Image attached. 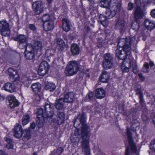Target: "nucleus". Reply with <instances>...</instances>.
<instances>
[{"mask_svg": "<svg viewBox=\"0 0 155 155\" xmlns=\"http://www.w3.org/2000/svg\"><path fill=\"white\" fill-rule=\"evenodd\" d=\"M135 40L134 37L131 38L127 37L125 38H120L118 43L116 55L119 59H124L121 68L123 72H128L133 65V71L136 74L137 72V64H133V58L130 54L131 45Z\"/></svg>", "mask_w": 155, "mask_h": 155, "instance_id": "nucleus-1", "label": "nucleus"}, {"mask_svg": "<svg viewBox=\"0 0 155 155\" xmlns=\"http://www.w3.org/2000/svg\"><path fill=\"white\" fill-rule=\"evenodd\" d=\"M78 119L82 125L81 134L83 140L81 144L83 151L85 152L84 155H89L90 148L88 146L90 137L89 128L85 123L86 119L83 114L78 115L76 120Z\"/></svg>", "mask_w": 155, "mask_h": 155, "instance_id": "nucleus-2", "label": "nucleus"}, {"mask_svg": "<svg viewBox=\"0 0 155 155\" xmlns=\"http://www.w3.org/2000/svg\"><path fill=\"white\" fill-rule=\"evenodd\" d=\"M44 108L45 113H44L43 110L41 108L38 109L37 110L36 121L39 127L43 126L45 118H51L54 114L53 112L51 111V106L50 104H46L44 107Z\"/></svg>", "mask_w": 155, "mask_h": 155, "instance_id": "nucleus-3", "label": "nucleus"}, {"mask_svg": "<svg viewBox=\"0 0 155 155\" xmlns=\"http://www.w3.org/2000/svg\"><path fill=\"white\" fill-rule=\"evenodd\" d=\"M110 4V2L107 0H104L101 1L100 3V5L102 7L107 8L106 11V14L104 16L102 15L100 16L99 18L101 20V24L104 26H105L106 25H105L104 22L107 19L110 18L115 16L116 15L117 11L116 10H114L113 11H111L109 8H108L109 7Z\"/></svg>", "mask_w": 155, "mask_h": 155, "instance_id": "nucleus-4", "label": "nucleus"}, {"mask_svg": "<svg viewBox=\"0 0 155 155\" xmlns=\"http://www.w3.org/2000/svg\"><path fill=\"white\" fill-rule=\"evenodd\" d=\"M78 69V65L75 61H71L69 62L66 68L65 73L66 75L71 76L75 74Z\"/></svg>", "mask_w": 155, "mask_h": 155, "instance_id": "nucleus-5", "label": "nucleus"}, {"mask_svg": "<svg viewBox=\"0 0 155 155\" xmlns=\"http://www.w3.org/2000/svg\"><path fill=\"white\" fill-rule=\"evenodd\" d=\"M127 134L128 135V140L129 146L127 148L126 150V153L125 155H130V151L134 153H135V155H138L136 153L137 151V148L135 145L133 143V140L131 138V136L130 133L127 131Z\"/></svg>", "mask_w": 155, "mask_h": 155, "instance_id": "nucleus-6", "label": "nucleus"}, {"mask_svg": "<svg viewBox=\"0 0 155 155\" xmlns=\"http://www.w3.org/2000/svg\"><path fill=\"white\" fill-rule=\"evenodd\" d=\"M104 57L102 64L104 68L107 69L111 68L113 65L112 56L110 54H106L104 55Z\"/></svg>", "mask_w": 155, "mask_h": 155, "instance_id": "nucleus-7", "label": "nucleus"}, {"mask_svg": "<svg viewBox=\"0 0 155 155\" xmlns=\"http://www.w3.org/2000/svg\"><path fill=\"white\" fill-rule=\"evenodd\" d=\"M0 30L2 35L4 36H8L10 34L9 25L7 22L2 21L0 22Z\"/></svg>", "mask_w": 155, "mask_h": 155, "instance_id": "nucleus-8", "label": "nucleus"}, {"mask_svg": "<svg viewBox=\"0 0 155 155\" xmlns=\"http://www.w3.org/2000/svg\"><path fill=\"white\" fill-rule=\"evenodd\" d=\"M32 8L34 13L36 15H39L42 12L43 7L42 2L41 1H38L33 3Z\"/></svg>", "mask_w": 155, "mask_h": 155, "instance_id": "nucleus-9", "label": "nucleus"}, {"mask_svg": "<svg viewBox=\"0 0 155 155\" xmlns=\"http://www.w3.org/2000/svg\"><path fill=\"white\" fill-rule=\"evenodd\" d=\"M48 65L46 61L42 62L40 64L38 70V73L40 76H44L48 72Z\"/></svg>", "mask_w": 155, "mask_h": 155, "instance_id": "nucleus-10", "label": "nucleus"}, {"mask_svg": "<svg viewBox=\"0 0 155 155\" xmlns=\"http://www.w3.org/2000/svg\"><path fill=\"white\" fill-rule=\"evenodd\" d=\"M34 52L32 50L31 45L30 44H28L25 51V56L26 59L28 60L32 59L34 56Z\"/></svg>", "mask_w": 155, "mask_h": 155, "instance_id": "nucleus-11", "label": "nucleus"}, {"mask_svg": "<svg viewBox=\"0 0 155 155\" xmlns=\"http://www.w3.org/2000/svg\"><path fill=\"white\" fill-rule=\"evenodd\" d=\"M8 73L9 76L10 80L12 81H16L19 79V75L17 71L12 68H9L8 70Z\"/></svg>", "mask_w": 155, "mask_h": 155, "instance_id": "nucleus-12", "label": "nucleus"}, {"mask_svg": "<svg viewBox=\"0 0 155 155\" xmlns=\"http://www.w3.org/2000/svg\"><path fill=\"white\" fill-rule=\"evenodd\" d=\"M23 131L21 126L18 124H16L13 130L14 136L18 138H21L22 136Z\"/></svg>", "mask_w": 155, "mask_h": 155, "instance_id": "nucleus-13", "label": "nucleus"}, {"mask_svg": "<svg viewBox=\"0 0 155 155\" xmlns=\"http://www.w3.org/2000/svg\"><path fill=\"white\" fill-rule=\"evenodd\" d=\"M126 23L123 20L118 19L115 24V28L120 30L121 33L124 31L126 28Z\"/></svg>", "mask_w": 155, "mask_h": 155, "instance_id": "nucleus-14", "label": "nucleus"}, {"mask_svg": "<svg viewBox=\"0 0 155 155\" xmlns=\"http://www.w3.org/2000/svg\"><path fill=\"white\" fill-rule=\"evenodd\" d=\"M64 121V114L63 112H59L56 115V118L53 122L58 125L62 124Z\"/></svg>", "mask_w": 155, "mask_h": 155, "instance_id": "nucleus-15", "label": "nucleus"}, {"mask_svg": "<svg viewBox=\"0 0 155 155\" xmlns=\"http://www.w3.org/2000/svg\"><path fill=\"white\" fill-rule=\"evenodd\" d=\"M145 28L150 31L153 29L155 28V21L150 19H146L144 23Z\"/></svg>", "mask_w": 155, "mask_h": 155, "instance_id": "nucleus-16", "label": "nucleus"}, {"mask_svg": "<svg viewBox=\"0 0 155 155\" xmlns=\"http://www.w3.org/2000/svg\"><path fill=\"white\" fill-rule=\"evenodd\" d=\"M144 12L143 10L138 6L135 9L134 15V18L137 21L139 19L142 18L143 16Z\"/></svg>", "mask_w": 155, "mask_h": 155, "instance_id": "nucleus-17", "label": "nucleus"}, {"mask_svg": "<svg viewBox=\"0 0 155 155\" xmlns=\"http://www.w3.org/2000/svg\"><path fill=\"white\" fill-rule=\"evenodd\" d=\"M8 99L9 101V106L11 108H14L18 106V103L15 97L10 95L8 97Z\"/></svg>", "mask_w": 155, "mask_h": 155, "instance_id": "nucleus-18", "label": "nucleus"}, {"mask_svg": "<svg viewBox=\"0 0 155 155\" xmlns=\"http://www.w3.org/2000/svg\"><path fill=\"white\" fill-rule=\"evenodd\" d=\"M55 41L57 46L60 50L63 51L65 48H67V45L62 39L57 38Z\"/></svg>", "mask_w": 155, "mask_h": 155, "instance_id": "nucleus-19", "label": "nucleus"}, {"mask_svg": "<svg viewBox=\"0 0 155 155\" xmlns=\"http://www.w3.org/2000/svg\"><path fill=\"white\" fill-rule=\"evenodd\" d=\"M3 87L5 91L10 93L13 92L16 90L14 84L10 83L5 84Z\"/></svg>", "mask_w": 155, "mask_h": 155, "instance_id": "nucleus-20", "label": "nucleus"}, {"mask_svg": "<svg viewBox=\"0 0 155 155\" xmlns=\"http://www.w3.org/2000/svg\"><path fill=\"white\" fill-rule=\"evenodd\" d=\"M105 91L102 88H99L97 89L95 91V96L97 98L101 99L105 96Z\"/></svg>", "mask_w": 155, "mask_h": 155, "instance_id": "nucleus-21", "label": "nucleus"}, {"mask_svg": "<svg viewBox=\"0 0 155 155\" xmlns=\"http://www.w3.org/2000/svg\"><path fill=\"white\" fill-rule=\"evenodd\" d=\"M32 48V50L34 51H40L42 48V43L40 41H35L33 46L31 45Z\"/></svg>", "mask_w": 155, "mask_h": 155, "instance_id": "nucleus-22", "label": "nucleus"}, {"mask_svg": "<svg viewBox=\"0 0 155 155\" xmlns=\"http://www.w3.org/2000/svg\"><path fill=\"white\" fill-rule=\"evenodd\" d=\"M43 28L46 31H48L54 28L53 21V20L45 22L43 23Z\"/></svg>", "mask_w": 155, "mask_h": 155, "instance_id": "nucleus-23", "label": "nucleus"}, {"mask_svg": "<svg viewBox=\"0 0 155 155\" xmlns=\"http://www.w3.org/2000/svg\"><path fill=\"white\" fill-rule=\"evenodd\" d=\"M109 75L106 71L103 72L99 78L100 81L101 82L104 83L107 82L109 80Z\"/></svg>", "mask_w": 155, "mask_h": 155, "instance_id": "nucleus-24", "label": "nucleus"}, {"mask_svg": "<svg viewBox=\"0 0 155 155\" xmlns=\"http://www.w3.org/2000/svg\"><path fill=\"white\" fill-rule=\"evenodd\" d=\"M63 25L62 28L66 32H68L70 29L69 22L66 18H63L62 20Z\"/></svg>", "mask_w": 155, "mask_h": 155, "instance_id": "nucleus-25", "label": "nucleus"}, {"mask_svg": "<svg viewBox=\"0 0 155 155\" xmlns=\"http://www.w3.org/2000/svg\"><path fill=\"white\" fill-rule=\"evenodd\" d=\"M74 98L73 93L69 92L65 95L64 98L63 99L64 102H71L73 101Z\"/></svg>", "mask_w": 155, "mask_h": 155, "instance_id": "nucleus-26", "label": "nucleus"}, {"mask_svg": "<svg viewBox=\"0 0 155 155\" xmlns=\"http://www.w3.org/2000/svg\"><path fill=\"white\" fill-rule=\"evenodd\" d=\"M64 99L61 98L57 100L55 102V106L58 110H61L64 107Z\"/></svg>", "mask_w": 155, "mask_h": 155, "instance_id": "nucleus-27", "label": "nucleus"}, {"mask_svg": "<svg viewBox=\"0 0 155 155\" xmlns=\"http://www.w3.org/2000/svg\"><path fill=\"white\" fill-rule=\"evenodd\" d=\"M71 51L72 54L73 55L78 54L80 52L79 47L75 44L72 45L71 47Z\"/></svg>", "mask_w": 155, "mask_h": 155, "instance_id": "nucleus-28", "label": "nucleus"}, {"mask_svg": "<svg viewBox=\"0 0 155 155\" xmlns=\"http://www.w3.org/2000/svg\"><path fill=\"white\" fill-rule=\"evenodd\" d=\"M22 140L24 141H27L30 138V132L28 130H25L22 132Z\"/></svg>", "mask_w": 155, "mask_h": 155, "instance_id": "nucleus-29", "label": "nucleus"}, {"mask_svg": "<svg viewBox=\"0 0 155 155\" xmlns=\"http://www.w3.org/2000/svg\"><path fill=\"white\" fill-rule=\"evenodd\" d=\"M31 88L34 92L38 93L41 91V85L38 83H35L32 85Z\"/></svg>", "mask_w": 155, "mask_h": 155, "instance_id": "nucleus-30", "label": "nucleus"}, {"mask_svg": "<svg viewBox=\"0 0 155 155\" xmlns=\"http://www.w3.org/2000/svg\"><path fill=\"white\" fill-rule=\"evenodd\" d=\"M55 88V84L51 82H47L45 83V89L46 90H48L50 91H53Z\"/></svg>", "mask_w": 155, "mask_h": 155, "instance_id": "nucleus-31", "label": "nucleus"}, {"mask_svg": "<svg viewBox=\"0 0 155 155\" xmlns=\"http://www.w3.org/2000/svg\"><path fill=\"white\" fill-rule=\"evenodd\" d=\"M33 79V78L31 76H27V77L25 78V80L22 81L23 84L26 87H28Z\"/></svg>", "mask_w": 155, "mask_h": 155, "instance_id": "nucleus-32", "label": "nucleus"}, {"mask_svg": "<svg viewBox=\"0 0 155 155\" xmlns=\"http://www.w3.org/2000/svg\"><path fill=\"white\" fill-rule=\"evenodd\" d=\"M27 40L26 37L24 35H19L17 37V40L19 42L25 43Z\"/></svg>", "mask_w": 155, "mask_h": 155, "instance_id": "nucleus-33", "label": "nucleus"}, {"mask_svg": "<svg viewBox=\"0 0 155 155\" xmlns=\"http://www.w3.org/2000/svg\"><path fill=\"white\" fill-rule=\"evenodd\" d=\"M42 20L44 23L52 20L51 16L48 14H44L42 17Z\"/></svg>", "mask_w": 155, "mask_h": 155, "instance_id": "nucleus-34", "label": "nucleus"}, {"mask_svg": "<svg viewBox=\"0 0 155 155\" xmlns=\"http://www.w3.org/2000/svg\"><path fill=\"white\" fill-rule=\"evenodd\" d=\"M29 117L28 114L24 115L22 118V124L24 125L27 124L29 122Z\"/></svg>", "mask_w": 155, "mask_h": 155, "instance_id": "nucleus-35", "label": "nucleus"}, {"mask_svg": "<svg viewBox=\"0 0 155 155\" xmlns=\"http://www.w3.org/2000/svg\"><path fill=\"white\" fill-rule=\"evenodd\" d=\"M137 94H139V96L140 98V104L142 105H143V95L142 94L140 93V91H137Z\"/></svg>", "mask_w": 155, "mask_h": 155, "instance_id": "nucleus-36", "label": "nucleus"}, {"mask_svg": "<svg viewBox=\"0 0 155 155\" xmlns=\"http://www.w3.org/2000/svg\"><path fill=\"white\" fill-rule=\"evenodd\" d=\"M149 68V65L148 63H146L144 65V67L142 69L143 72H147L148 71V70Z\"/></svg>", "mask_w": 155, "mask_h": 155, "instance_id": "nucleus-37", "label": "nucleus"}, {"mask_svg": "<svg viewBox=\"0 0 155 155\" xmlns=\"http://www.w3.org/2000/svg\"><path fill=\"white\" fill-rule=\"evenodd\" d=\"M150 147V149L152 150L155 151V140L151 142Z\"/></svg>", "mask_w": 155, "mask_h": 155, "instance_id": "nucleus-38", "label": "nucleus"}, {"mask_svg": "<svg viewBox=\"0 0 155 155\" xmlns=\"http://www.w3.org/2000/svg\"><path fill=\"white\" fill-rule=\"evenodd\" d=\"M56 151V153H57V155H60L63 152V149L61 147L58 148L57 150Z\"/></svg>", "mask_w": 155, "mask_h": 155, "instance_id": "nucleus-39", "label": "nucleus"}, {"mask_svg": "<svg viewBox=\"0 0 155 155\" xmlns=\"http://www.w3.org/2000/svg\"><path fill=\"white\" fill-rule=\"evenodd\" d=\"M26 44V43L19 42L18 47L20 49H23L25 47Z\"/></svg>", "mask_w": 155, "mask_h": 155, "instance_id": "nucleus-40", "label": "nucleus"}, {"mask_svg": "<svg viewBox=\"0 0 155 155\" xmlns=\"http://www.w3.org/2000/svg\"><path fill=\"white\" fill-rule=\"evenodd\" d=\"M45 54L46 56L48 57L50 56L51 55V51L49 49L47 50L45 52Z\"/></svg>", "mask_w": 155, "mask_h": 155, "instance_id": "nucleus-41", "label": "nucleus"}, {"mask_svg": "<svg viewBox=\"0 0 155 155\" xmlns=\"http://www.w3.org/2000/svg\"><path fill=\"white\" fill-rule=\"evenodd\" d=\"M134 8L133 3L130 2L129 3L128 6V9L129 10H132Z\"/></svg>", "mask_w": 155, "mask_h": 155, "instance_id": "nucleus-42", "label": "nucleus"}, {"mask_svg": "<svg viewBox=\"0 0 155 155\" xmlns=\"http://www.w3.org/2000/svg\"><path fill=\"white\" fill-rule=\"evenodd\" d=\"M29 27L30 29L33 31L35 30L36 29L35 25L33 24H30L29 25Z\"/></svg>", "mask_w": 155, "mask_h": 155, "instance_id": "nucleus-43", "label": "nucleus"}, {"mask_svg": "<svg viewBox=\"0 0 155 155\" xmlns=\"http://www.w3.org/2000/svg\"><path fill=\"white\" fill-rule=\"evenodd\" d=\"M41 100L40 96L38 95H36L35 96V101L36 102H39Z\"/></svg>", "mask_w": 155, "mask_h": 155, "instance_id": "nucleus-44", "label": "nucleus"}, {"mask_svg": "<svg viewBox=\"0 0 155 155\" xmlns=\"http://www.w3.org/2000/svg\"><path fill=\"white\" fill-rule=\"evenodd\" d=\"M58 60L59 62L62 61L63 60V56L62 54H58Z\"/></svg>", "mask_w": 155, "mask_h": 155, "instance_id": "nucleus-45", "label": "nucleus"}, {"mask_svg": "<svg viewBox=\"0 0 155 155\" xmlns=\"http://www.w3.org/2000/svg\"><path fill=\"white\" fill-rule=\"evenodd\" d=\"M88 97L89 99L92 100L93 97V93L92 92L89 93L88 95Z\"/></svg>", "mask_w": 155, "mask_h": 155, "instance_id": "nucleus-46", "label": "nucleus"}, {"mask_svg": "<svg viewBox=\"0 0 155 155\" xmlns=\"http://www.w3.org/2000/svg\"><path fill=\"white\" fill-rule=\"evenodd\" d=\"M151 16L155 18V9L152 10L151 12Z\"/></svg>", "mask_w": 155, "mask_h": 155, "instance_id": "nucleus-47", "label": "nucleus"}, {"mask_svg": "<svg viewBox=\"0 0 155 155\" xmlns=\"http://www.w3.org/2000/svg\"><path fill=\"white\" fill-rule=\"evenodd\" d=\"M138 26H139L137 24V25H135V27H134V24L133 23H132V25H131V27H132V28L133 30H136L138 29Z\"/></svg>", "mask_w": 155, "mask_h": 155, "instance_id": "nucleus-48", "label": "nucleus"}, {"mask_svg": "<svg viewBox=\"0 0 155 155\" xmlns=\"http://www.w3.org/2000/svg\"><path fill=\"white\" fill-rule=\"evenodd\" d=\"M6 147L8 149H12L13 147V145L11 144V143H8V144H7L6 146Z\"/></svg>", "mask_w": 155, "mask_h": 155, "instance_id": "nucleus-49", "label": "nucleus"}, {"mask_svg": "<svg viewBox=\"0 0 155 155\" xmlns=\"http://www.w3.org/2000/svg\"><path fill=\"white\" fill-rule=\"evenodd\" d=\"M5 140L8 143H11L12 142V140L9 138L5 137Z\"/></svg>", "mask_w": 155, "mask_h": 155, "instance_id": "nucleus-50", "label": "nucleus"}, {"mask_svg": "<svg viewBox=\"0 0 155 155\" xmlns=\"http://www.w3.org/2000/svg\"><path fill=\"white\" fill-rule=\"evenodd\" d=\"M139 77L140 79L142 81H143L144 80V78L143 77L142 75L141 74H138Z\"/></svg>", "mask_w": 155, "mask_h": 155, "instance_id": "nucleus-51", "label": "nucleus"}, {"mask_svg": "<svg viewBox=\"0 0 155 155\" xmlns=\"http://www.w3.org/2000/svg\"><path fill=\"white\" fill-rule=\"evenodd\" d=\"M35 127V124L34 123H32L31 124L30 127L31 129H33Z\"/></svg>", "mask_w": 155, "mask_h": 155, "instance_id": "nucleus-52", "label": "nucleus"}, {"mask_svg": "<svg viewBox=\"0 0 155 155\" xmlns=\"http://www.w3.org/2000/svg\"><path fill=\"white\" fill-rule=\"evenodd\" d=\"M79 129H76V130L75 131V134L76 135H79Z\"/></svg>", "mask_w": 155, "mask_h": 155, "instance_id": "nucleus-53", "label": "nucleus"}, {"mask_svg": "<svg viewBox=\"0 0 155 155\" xmlns=\"http://www.w3.org/2000/svg\"><path fill=\"white\" fill-rule=\"evenodd\" d=\"M49 155H57V153H56V151L55 150H54Z\"/></svg>", "mask_w": 155, "mask_h": 155, "instance_id": "nucleus-54", "label": "nucleus"}, {"mask_svg": "<svg viewBox=\"0 0 155 155\" xmlns=\"http://www.w3.org/2000/svg\"><path fill=\"white\" fill-rule=\"evenodd\" d=\"M0 155H7L6 153L2 150H0Z\"/></svg>", "mask_w": 155, "mask_h": 155, "instance_id": "nucleus-55", "label": "nucleus"}, {"mask_svg": "<svg viewBox=\"0 0 155 155\" xmlns=\"http://www.w3.org/2000/svg\"><path fill=\"white\" fill-rule=\"evenodd\" d=\"M150 65L151 67H153L154 66V63L152 61H150Z\"/></svg>", "mask_w": 155, "mask_h": 155, "instance_id": "nucleus-56", "label": "nucleus"}, {"mask_svg": "<svg viewBox=\"0 0 155 155\" xmlns=\"http://www.w3.org/2000/svg\"><path fill=\"white\" fill-rule=\"evenodd\" d=\"M47 1L48 3H51L53 1V0H47Z\"/></svg>", "mask_w": 155, "mask_h": 155, "instance_id": "nucleus-57", "label": "nucleus"}, {"mask_svg": "<svg viewBox=\"0 0 155 155\" xmlns=\"http://www.w3.org/2000/svg\"><path fill=\"white\" fill-rule=\"evenodd\" d=\"M33 155H37V154L36 153H34L33 154Z\"/></svg>", "mask_w": 155, "mask_h": 155, "instance_id": "nucleus-58", "label": "nucleus"}, {"mask_svg": "<svg viewBox=\"0 0 155 155\" xmlns=\"http://www.w3.org/2000/svg\"><path fill=\"white\" fill-rule=\"evenodd\" d=\"M135 3L136 4H137V1H136V0H135Z\"/></svg>", "mask_w": 155, "mask_h": 155, "instance_id": "nucleus-59", "label": "nucleus"}, {"mask_svg": "<svg viewBox=\"0 0 155 155\" xmlns=\"http://www.w3.org/2000/svg\"><path fill=\"white\" fill-rule=\"evenodd\" d=\"M76 123V121H75V122L74 123V125H75Z\"/></svg>", "mask_w": 155, "mask_h": 155, "instance_id": "nucleus-60", "label": "nucleus"}, {"mask_svg": "<svg viewBox=\"0 0 155 155\" xmlns=\"http://www.w3.org/2000/svg\"><path fill=\"white\" fill-rule=\"evenodd\" d=\"M89 2H91L92 1V0H88Z\"/></svg>", "mask_w": 155, "mask_h": 155, "instance_id": "nucleus-61", "label": "nucleus"}, {"mask_svg": "<svg viewBox=\"0 0 155 155\" xmlns=\"http://www.w3.org/2000/svg\"><path fill=\"white\" fill-rule=\"evenodd\" d=\"M87 77H89V75H87Z\"/></svg>", "mask_w": 155, "mask_h": 155, "instance_id": "nucleus-62", "label": "nucleus"}]
</instances>
